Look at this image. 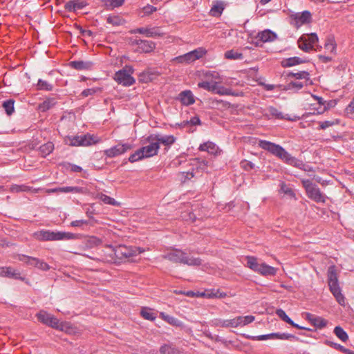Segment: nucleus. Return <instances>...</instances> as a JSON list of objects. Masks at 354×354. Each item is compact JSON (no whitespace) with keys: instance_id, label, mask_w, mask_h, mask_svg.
I'll list each match as a JSON object with an SVG mask.
<instances>
[{"instance_id":"680f3d73","label":"nucleus","mask_w":354,"mask_h":354,"mask_svg":"<svg viewBox=\"0 0 354 354\" xmlns=\"http://www.w3.org/2000/svg\"><path fill=\"white\" fill-rule=\"evenodd\" d=\"M184 295H185L186 296H188V297H205V292H194L193 291H187V292H183Z\"/></svg>"},{"instance_id":"a211bd4d","label":"nucleus","mask_w":354,"mask_h":354,"mask_svg":"<svg viewBox=\"0 0 354 354\" xmlns=\"http://www.w3.org/2000/svg\"><path fill=\"white\" fill-rule=\"evenodd\" d=\"M24 265L37 267L43 270H47L49 269V266L46 263L40 261L36 258L26 255H24Z\"/></svg>"},{"instance_id":"423d86ee","label":"nucleus","mask_w":354,"mask_h":354,"mask_svg":"<svg viewBox=\"0 0 354 354\" xmlns=\"http://www.w3.org/2000/svg\"><path fill=\"white\" fill-rule=\"evenodd\" d=\"M35 236L39 241H59L73 239L74 234L68 232L41 230L35 233Z\"/></svg>"},{"instance_id":"a878e982","label":"nucleus","mask_w":354,"mask_h":354,"mask_svg":"<svg viewBox=\"0 0 354 354\" xmlns=\"http://www.w3.org/2000/svg\"><path fill=\"white\" fill-rule=\"evenodd\" d=\"M307 318L315 326L319 328H322L327 325V321L321 317L308 314Z\"/></svg>"},{"instance_id":"f257e3e1","label":"nucleus","mask_w":354,"mask_h":354,"mask_svg":"<svg viewBox=\"0 0 354 354\" xmlns=\"http://www.w3.org/2000/svg\"><path fill=\"white\" fill-rule=\"evenodd\" d=\"M146 141L149 145L142 147L129 156V160L131 162H134L144 158H151L158 154L160 145H158V142L156 140H151V135L146 138Z\"/></svg>"},{"instance_id":"49530a36","label":"nucleus","mask_w":354,"mask_h":354,"mask_svg":"<svg viewBox=\"0 0 354 354\" xmlns=\"http://www.w3.org/2000/svg\"><path fill=\"white\" fill-rule=\"evenodd\" d=\"M141 315L145 319L153 321L156 318V315L151 311V309L148 308H143L140 312Z\"/></svg>"},{"instance_id":"a19ab883","label":"nucleus","mask_w":354,"mask_h":354,"mask_svg":"<svg viewBox=\"0 0 354 354\" xmlns=\"http://www.w3.org/2000/svg\"><path fill=\"white\" fill-rule=\"evenodd\" d=\"M227 294L219 289L205 291V298H224Z\"/></svg>"},{"instance_id":"79ce46f5","label":"nucleus","mask_w":354,"mask_h":354,"mask_svg":"<svg viewBox=\"0 0 354 354\" xmlns=\"http://www.w3.org/2000/svg\"><path fill=\"white\" fill-rule=\"evenodd\" d=\"M40 152L43 156L49 155L54 149V145L51 142H48L39 147Z\"/></svg>"},{"instance_id":"39448f33","label":"nucleus","mask_w":354,"mask_h":354,"mask_svg":"<svg viewBox=\"0 0 354 354\" xmlns=\"http://www.w3.org/2000/svg\"><path fill=\"white\" fill-rule=\"evenodd\" d=\"M99 142H100V138L91 134L67 137L65 138V142L66 144L75 147H87L98 143Z\"/></svg>"},{"instance_id":"f704fd0d","label":"nucleus","mask_w":354,"mask_h":354,"mask_svg":"<svg viewBox=\"0 0 354 354\" xmlns=\"http://www.w3.org/2000/svg\"><path fill=\"white\" fill-rule=\"evenodd\" d=\"M337 44L335 40L333 37H329L327 38L325 44L324 48L327 52L331 53H335Z\"/></svg>"},{"instance_id":"69168bd1","label":"nucleus","mask_w":354,"mask_h":354,"mask_svg":"<svg viewBox=\"0 0 354 354\" xmlns=\"http://www.w3.org/2000/svg\"><path fill=\"white\" fill-rule=\"evenodd\" d=\"M107 22L113 25H119L120 24V19L117 16H110L107 18Z\"/></svg>"},{"instance_id":"bf43d9fd","label":"nucleus","mask_w":354,"mask_h":354,"mask_svg":"<svg viewBox=\"0 0 354 354\" xmlns=\"http://www.w3.org/2000/svg\"><path fill=\"white\" fill-rule=\"evenodd\" d=\"M328 344L330 346H333V348H335V349L339 350L346 354H352V351H351L350 350H348L347 348H345L344 346H342V345H340L339 344L330 342Z\"/></svg>"},{"instance_id":"cd10ccee","label":"nucleus","mask_w":354,"mask_h":354,"mask_svg":"<svg viewBox=\"0 0 354 354\" xmlns=\"http://www.w3.org/2000/svg\"><path fill=\"white\" fill-rule=\"evenodd\" d=\"M82 190V188L77 187H57L55 189H48L46 192L48 193L53 192H63V193H68V192H75L80 193Z\"/></svg>"},{"instance_id":"5701e85b","label":"nucleus","mask_w":354,"mask_h":354,"mask_svg":"<svg viewBox=\"0 0 354 354\" xmlns=\"http://www.w3.org/2000/svg\"><path fill=\"white\" fill-rule=\"evenodd\" d=\"M137 44L139 50L143 53L152 52L156 48V44L151 41L140 40Z\"/></svg>"},{"instance_id":"58836bf2","label":"nucleus","mask_w":354,"mask_h":354,"mask_svg":"<svg viewBox=\"0 0 354 354\" xmlns=\"http://www.w3.org/2000/svg\"><path fill=\"white\" fill-rule=\"evenodd\" d=\"M302 62V60L297 57H290L285 59L281 62V65L283 67H291Z\"/></svg>"},{"instance_id":"13d9d810","label":"nucleus","mask_w":354,"mask_h":354,"mask_svg":"<svg viewBox=\"0 0 354 354\" xmlns=\"http://www.w3.org/2000/svg\"><path fill=\"white\" fill-rule=\"evenodd\" d=\"M160 351L162 354H175L174 349L169 345H163L160 347Z\"/></svg>"},{"instance_id":"2f4dec72","label":"nucleus","mask_w":354,"mask_h":354,"mask_svg":"<svg viewBox=\"0 0 354 354\" xmlns=\"http://www.w3.org/2000/svg\"><path fill=\"white\" fill-rule=\"evenodd\" d=\"M70 66L77 70H86L91 67V62H86L83 61H73L70 62Z\"/></svg>"},{"instance_id":"7ed1b4c3","label":"nucleus","mask_w":354,"mask_h":354,"mask_svg":"<svg viewBox=\"0 0 354 354\" xmlns=\"http://www.w3.org/2000/svg\"><path fill=\"white\" fill-rule=\"evenodd\" d=\"M38 320L44 324L53 328L69 333L72 329L69 322H60L55 316L48 313L46 311L41 310L37 314Z\"/></svg>"},{"instance_id":"f03ea898","label":"nucleus","mask_w":354,"mask_h":354,"mask_svg":"<svg viewBox=\"0 0 354 354\" xmlns=\"http://www.w3.org/2000/svg\"><path fill=\"white\" fill-rule=\"evenodd\" d=\"M327 280L330 291L335 297L337 301L341 306H344L345 298L342 294V290L338 282L337 270L335 266H330L328 267L327 271Z\"/></svg>"},{"instance_id":"6e6d98bb","label":"nucleus","mask_w":354,"mask_h":354,"mask_svg":"<svg viewBox=\"0 0 354 354\" xmlns=\"http://www.w3.org/2000/svg\"><path fill=\"white\" fill-rule=\"evenodd\" d=\"M308 75H309L308 73H307L306 71H301V72L295 73H290V75H289L290 77H295L297 80H302V79L308 80Z\"/></svg>"},{"instance_id":"774afa93","label":"nucleus","mask_w":354,"mask_h":354,"mask_svg":"<svg viewBox=\"0 0 354 354\" xmlns=\"http://www.w3.org/2000/svg\"><path fill=\"white\" fill-rule=\"evenodd\" d=\"M225 328H235L234 318L231 319H225Z\"/></svg>"},{"instance_id":"1a4fd4ad","label":"nucleus","mask_w":354,"mask_h":354,"mask_svg":"<svg viewBox=\"0 0 354 354\" xmlns=\"http://www.w3.org/2000/svg\"><path fill=\"white\" fill-rule=\"evenodd\" d=\"M301 183L306 189L307 196L310 199L317 203H325L326 196L322 194L319 187L309 180L303 179Z\"/></svg>"},{"instance_id":"473e14b6","label":"nucleus","mask_w":354,"mask_h":354,"mask_svg":"<svg viewBox=\"0 0 354 354\" xmlns=\"http://www.w3.org/2000/svg\"><path fill=\"white\" fill-rule=\"evenodd\" d=\"M36 88L40 91H50L53 88V85L46 80L39 79L36 84Z\"/></svg>"},{"instance_id":"603ef678","label":"nucleus","mask_w":354,"mask_h":354,"mask_svg":"<svg viewBox=\"0 0 354 354\" xmlns=\"http://www.w3.org/2000/svg\"><path fill=\"white\" fill-rule=\"evenodd\" d=\"M345 114L351 118H354V97L346 107Z\"/></svg>"},{"instance_id":"c85d7f7f","label":"nucleus","mask_w":354,"mask_h":354,"mask_svg":"<svg viewBox=\"0 0 354 354\" xmlns=\"http://www.w3.org/2000/svg\"><path fill=\"white\" fill-rule=\"evenodd\" d=\"M85 6L86 3L84 1H71L66 3L65 8L68 11L72 12L80 10L83 8Z\"/></svg>"},{"instance_id":"5fc2aeb1","label":"nucleus","mask_w":354,"mask_h":354,"mask_svg":"<svg viewBox=\"0 0 354 354\" xmlns=\"http://www.w3.org/2000/svg\"><path fill=\"white\" fill-rule=\"evenodd\" d=\"M280 191L290 197H295V196L293 190L283 183L281 185Z\"/></svg>"},{"instance_id":"b1692460","label":"nucleus","mask_w":354,"mask_h":354,"mask_svg":"<svg viewBox=\"0 0 354 354\" xmlns=\"http://www.w3.org/2000/svg\"><path fill=\"white\" fill-rule=\"evenodd\" d=\"M255 319L254 316L253 315H247V316H238L234 317L235 321V328L237 327H243Z\"/></svg>"},{"instance_id":"aec40b11","label":"nucleus","mask_w":354,"mask_h":354,"mask_svg":"<svg viewBox=\"0 0 354 354\" xmlns=\"http://www.w3.org/2000/svg\"><path fill=\"white\" fill-rule=\"evenodd\" d=\"M152 140H156L158 145L162 144L166 146L171 145L176 141V138L171 135L162 136L160 134H151Z\"/></svg>"},{"instance_id":"37998d69","label":"nucleus","mask_w":354,"mask_h":354,"mask_svg":"<svg viewBox=\"0 0 354 354\" xmlns=\"http://www.w3.org/2000/svg\"><path fill=\"white\" fill-rule=\"evenodd\" d=\"M14 103H15V101L12 99H9L3 102L2 106L3 107L6 113L8 115H12V113L14 112V110H15Z\"/></svg>"},{"instance_id":"9d476101","label":"nucleus","mask_w":354,"mask_h":354,"mask_svg":"<svg viewBox=\"0 0 354 354\" xmlns=\"http://www.w3.org/2000/svg\"><path fill=\"white\" fill-rule=\"evenodd\" d=\"M198 86L221 95H237L231 89L218 85V82H210L207 79L199 82Z\"/></svg>"},{"instance_id":"6ab92c4d","label":"nucleus","mask_w":354,"mask_h":354,"mask_svg":"<svg viewBox=\"0 0 354 354\" xmlns=\"http://www.w3.org/2000/svg\"><path fill=\"white\" fill-rule=\"evenodd\" d=\"M185 254H186L181 250H174L165 254L163 258L174 263H183Z\"/></svg>"},{"instance_id":"338daca9","label":"nucleus","mask_w":354,"mask_h":354,"mask_svg":"<svg viewBox=\"0 0 354 354\" xmlns=\"http://www.w3.org/2000/svg\"><path fill=\"white\" fill-rule=\"evenodd\" d=\"M241 166L245 169H251L254 167V165L252 162L247 160L242 161Z\"/></svg>"},{"instance_id":"6e6552de","label":"nucleus","mask_w":354,"mask_h":354,"mask_svg":"<svg viewBox=\"0 0 354 354\" xmlns=\"http://www.w3.org/2000/svg\"><path fill=\"white\" fill-rule=\"evenodd\" d=\"M318 37L316 33L303 34L298 39V47L304 52H309L315 47L321 48L318 44Z\"/></svg>"},{"instance_id":"f3484780","label":"nucleus","mask_w":354,"mask_h":354,"mask_svg":"<svg viewBox=\"0 0 354 354\" xmlns=\"http://www.w3.org/2000/svg\"><path fill=\"white\" fill-rule=\"evenodd\" d=\"M198 149L201 151H206L209 154L213 156H218L221 153V150L219 147L211 141H207L201 144L199 146Z\"/></svg>"},{"instance_id":"3c124183","label":"nucleus","mask_w":354,"mask_h":354,"mask_svg":"<svg viewBox=\"0 0 354 354\" xmlns=\"http://www.w3.org/2000/svg\"><path fill=\"white\" fill-rule=\"evenodd\" d=\"M276 314L284 322L289 324H293V321L286 315L284 310L282 309H278L276 311Z\"/></svg>"},{"instance_id":"4d7b16f0","label":"nucleus","mask_w":354,"mask_h":354,"mask_svg":"<svg viewBox=\"0 0 354 354\" xmlns=\"http://www.w3.org/2000/svg\"><path fill=\"white\" fill-rule=\"evenodd\" d=\"M157 10V8L151 5H147L146 6L143 7L142 9V12L144 15H149L152 14L153 12H156Z\"/></svg>"},{"instance_id":"4468645a","label":"nucleus","mask_w":354,"mask_h":354,"mask_svg":"<svg viewBox=\"0 0 354 354\" xmlns=\"http://www.w3.org/2000/svg\"><path fill=\"white\" fill-rule=\"evenodd\" d=\"M292 24L297 28L301 26L310 23L312 15L309 11H304L302 12H296L290 15Z\"/></svg>"},{"instance_id":"0eeeda50","label":"nucleus","mask_w":354,"mask_h":354,"mask_svg":"<svg viewBox=\"0 0 354 354\" xmlns=\"http://www.w3.org/2000/svg\"><path fill=\"white\" fill-rule=\"evenodd\" d=\"M115 257L120 260H128L131 257L142 253L145 250L141 248L120 245L113 248Z\"/></svg>"},{"instance_id":"f8f14e48","label":"nucleus","mask_w":354,"mask_h":354,"mask_svg":"<svg viewBox=\"0 0 354 354\" xmlns=\"http://www.w3.org/2000/svg\"><path fill=\"white\" fill-rule=\"evenodd\" d=\"M206 53L207 50L204 48H198L183 55L176 57L174 60L178 63L189 64L203 57Z\"/></svg>"},{"instance_id":"8fccbe9b","label":"nucleus","mask_w":354,"mask_h":354,"mask_svg":"<svg viewBox=\"0 0 354 354\" xmlns=\"http://www.w3.org/2000/svg\"><path fill=\"white\" fill-rule=\"evenodd\" d=\"M248 339L252 340L263 341L267 339H274V333H270L267 335H261L258 336H250L247 337Z\"/></svg>"},{"instance_id":"ea45409f","label":"nucleus","mask_w":354,"mask_h":354,"mask_svg":"<svg viewBox=\"0 0 354 354\" xmlns=\"http://www.w3.org/2000/svg\"><path fill=\"white\" fill-rule=\"evenodd\" d=\"M205 77L210 82H214L215 81L218 82V85L223 82L222 77L219 75L218 73L216 71H210L205 73Z\"/></svg>"},{"instance_id":"412c9836","label":"nucleus","mask_w":354,"mask_h":354,"mask_svg":"<svg viewBox=\"0 0 354 354\" xmlns=\"http://www.w3.org/2000/svg\"><path fill=\"white\" fill-rule=\"evenodd\" d=\"M178 99L185 106L193 104L195 102L194 96L189 90L182 91L178 95Z\"/></svg>"},{"instance_id":"864d4df0","label":"nucleus","mask_w":354,"mask_h":354,"mask_svg":"<svg viewBox=\"0 0 354 354\" xmlns=\"http://www.w3.org/2000/svg\"><path fill=\"white\" fill-rule=\"evenodd\" d=\"M270 115L278 119H288L286 115L274 107L269 109Z\"/></svg>"},{"instance_id":"4c0bfd02","label":"nucleus","mask_w":354,"mask_h":354,"mask_svg":"<svg viewBox=\"0 0 354 354\" xmlns=\"http://www.w3.org/2000/svg\"><path fill=\"white\" fill-rule=\"evenodd\" d=\"M160 317L163 320H165V322H167V323H169V324H171L172 326H183V323L180 320H178V319H176L174 317L165 315L164 313H160Z\"/></svg>"},{"instance_id":"9b49d317","label":"nucleus","mask_w":354,"mask_h":354,"mask_svg":"<svg viewBox=\"0 0 354 354\" xmlns=\"http://www.w3.org/2000/svg\"><path fill=\"white\" fill-rule=\"evenodd\" d=\"M133 73V68L130 66H126L115 73L114 80L123 86H131L135 83V79L132 77Z\"/></svg>"},{"instance_id":"dca6fc26","label":"nucleus","mask_w":354,"mask_h":354,"mask_svg":"<svg viewBox=\"0 0 354 354\" xmlns=\"http://www.w3.org/2000/svg\"><path fill=\"white\" fill-rule=\"evenodd\" d=\"M133 33H140L145 35L148 37H162L164 33L160 31L159 28H139L133 30Z\"/></svg>"},{"instance_id":"c9c22d12","label":"nucleus","mask_w":354,"mask_h":354,"mask_svg":"<svg viewBox=\"0 0 354 354\" xmlns=\"http://www.w3.org/2000/svg\"><path fill=\"white\" fill-rule=\"evenodd\" d=\"M224 57L225 59H232V60L243 59V53H241L237 50H230L226 51L224 54Z\"/></svg>"},{"instance_id":"7c9ffc66","label":"nucleus","mask_w":354,"mask_h":354,"mask_svg":"<svg viewBox=\"0 0 354 354\" xmlns=\"http://www.w3.org/2000/svg\"><path fill=\"white\" fill-rule=\"evenodd\" d=\"M96 198L102 201L104 203L107 205H111L114 206H119L120 203L117 202L114 198L104 194L102 193H99L96 195Z\"/></svg>"},{"instance_id":"393cba45","label":"nucleus","mask_w":354,"mask_h":354,"mask_svg":"<svg viewBox=\"0 0 354 354\" xmlns=\"http://www.w3.org/2000/svg\"><path fill=\"white\" fill-rule=\"evenodd\" d=\"M0 275L2 277H8L14 279L21 278L20 272L10 267L1 268Z\"/></svg>"},{"instance_id":"e433bc0d","label":"nucleus","mask_w":354,"mask_h":354,"mask_svg":"<svg viewBox=\"0 0 354 354\" xmlns=\"http://www.w3.org/2000/svg\"><path fill=\"white\" fill-rule=\"evenodd\" d=\"M85 245L88 248H92L102 244V241L96 236H88L85 239Z\"/></svg>"},{"instance_id":"e2e57ef3","label":"nucleus","mask_w":354,"mask_h":354,"mask_svg":"<svg viewBox=\"0 0 354 354\" xmlns=\"http://www.w3.org/2000/svg\"><path fill=\"white\" fill-rule=\"evenodd\" d=\"M124 1V0H107L109 3H106V5L111 7V8H114L122 6Z\"/></svg>"},{"instance_id":"09e8293b","label":"nucleus","mask_w":354,"mask_h":354,"mask_svg":"<svg viewBox=\"0 0 354 354\" xmlns=\"http://www.w3.org/2000/svg\"><path fill=\"white\" fill-rule=\"evenodd\" d=\"M339 120L334 119L332 120H326L319 122V129H326L328 127H333L334 125H337L339 124Z\"/></svg>"},{"instance_id":"20e7f679","label":"nucleus","mask_w":354,"mask_h":354,"mask_svg":"<svg viewBox=\"0 0 354 354\" xmlns=\"http://www.w3.org/2000/svg\"><path fill=\"white\" fill-rule=\"evenodd\" d=\"M247 266L262 276H274L277 269L265 263L259 262L254 257H247Z\"/></svg>"},{"instance_id":"052dcab7","label":"nucleus","mask_w":354,"mask_h":354,"mask_svg":"<svg viewBox=\"0 0 354 354\" xmlns=\"http://www.w3.org/2000/svg\"><path fill=\"white\" fill-rule=\"evenodd\" d=\"M98 91H100V88H87V89L84 90L82 92V95L84 96V97H87L88 95H93L94 93H97Z\"/></svg>"},{"instance_id":"c03bdc74","label":"nucleus","mask_w":354,"mask_h":354,"mask_svg":"<svg viewBox=\"0 0 354 354\" xmlns=\"http://www.w3.org/2000/svg\"><path fill=\"white\" fill-rule=\"evenodd\" d=\"M334 333L342 342H346L348 339V335L341 326H336L334 328Z\"/></svg>"},{"instance_id":"2eb2a0df","label":"nucleus","mask_w":354,"mask_h":354,"mask_svg":"<svg viewBox=\"0 0 354 354\" xmlns=\"http://www.w3.org/2000/svg\"><path fill=\"white\" fill-rule=\"evenodd\" d=\"M132 148L131 145L127 143L118 144L109 149L104 151V154L109 158H113L115 156L121 155L127 151Z\"/></svg>"},{"instance_id":"4be33fe9","label":"nucleus","mask_w":354,"mask_h":354,"mask_svg":"<svg viewBox=\"0 0 354 354\" xmlns=\"http://www.w3.org/2000/svg\"><path fill=\"white\" fill-rule=\"evenodd\" d=\"M261 42H270L273 41L277 38V35L270 30H264L259 32L256 37Z\"/></svg>"},{"instance_id":"c756f323","label":"nucleus","mask_w":354,"mask_h":354,"mask_svg":"<svg viewBox=\"0 0 354 354\" xmlns=\"http://www.w3.org/2000/svg\"><path fill=\"white\" fill-rule=\"evenodd\" d=\"M287 164H289L290 165H292L294 167H298L301 169L304 163L295 158V157L292 156L290 153L286 152L285 156L283 157V160Z\"/></svg>"},{"instance_id":"72a5a7b5","label":"nucleus","mask_w":354,"mask_h":354,"mask_svg":"<svg viewBox=\"0 0 354 354\" xmlns=\"http://www.w3.org/2000/svg\"><path fill=\"white\" fill-rule=\"evenodd\" d=\"M224 10V5L222 2H216L212 7L209 14L213 17L220 16Z\"/></svg>"},{"instance_id":"bb28decb","label":"nucleus","mask_w":354,"mask_h":354,"mask_svg":"<svg viewBox=\"0 0 354 354\" xmlns=\"http://www.w3.org/2000/svg\"><path fill=\"white\" fill-rule=\"evenodd\" d=\"M56 103L57 101L55 98H47L38 105V110L41 112H46L53 108L56 104Z\"/></svg>"},{"instance_id":"ddd939ff","label":"nucleus","mask_w":354,"mask_h":354,"mask_svg":"<svg viewBox=\"0 0 354 354\" xmlns=\"http://www.w3.org/2000/svg\"><path fill=\"white\" fill-rule=\"evenodd\" d=\"M259 146L261 149L266 150L271 153L272 155L278 157L283 160V157L286 153V151L280 145L275 143L267 141V140H259Z\"/></svg>"},{"instance_id":"0e129e2a","label":"nucleus","mask_w":354,"mask_h":354,"mask_svg":"<svg viewBox=\"0 0 354 354\" xmlns=\"http://www.w3.org/2000/svg\"><path fill=\"white\" fill-rule=\"evenodd\" d=\"M88 222L86 220H76L71 223V225L75 227H82L84 225H88Z\"/></svg>"},{"instance_id":"a18cd8bd","label":"nucleus","mask_w":354,"mask_h":354,"mask_svg":"<svg viewBox=\"0 0 354 354\" xmlns=\"http://www.w3.org/2000/svg\"><path fill=\"white\" fill-rule=\"evenodd\" d=\"M274 339L292 341V340H298V337H297L294 335L289 334V333H274Z\"/></svg>"},{"instance_id":"de8ad7c7","label":"nucleus","mask_w":354,"mask_h":354,"mask_svg":"<svg viewBox=\"0 0 354 354\" xmlns=\"http://www.w3.org/2000/svg\"><path fill=\"white\" fill-rule=\"evenodd\" d=\"M202 263L201 259L199 258L189 257L185 254L183 263L188 266H200Z\"/></svg>"}]
</instances>
